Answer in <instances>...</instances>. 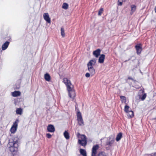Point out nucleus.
<instances>
[{"label": "nucleus", "instance_id": "obj_1", "mask_svg": "<svg viewBox=\"0 0 156 156\" xmlns=\"http://www.w3.org/2000/svg\"><path fill=\"white\" fill-rule=\"evenodd\" d=\"M18 140L17 137H15L13 138L9 139V150L11 152L17 151L18 147Z\"/></svg>", "mask_w": 156, "mask_h": 156}, {"label": "nucleus", "instance_id": "obj_2", "mask_svg": "<svg viewBox=\"0 0 156 156\" xmlns=\"http://www.w3.org/2000/svg\"><path fill=\"white\" fill-rule=\"evenodd\" d=\"M66 87L69 97L73 99L76 96V94L73 85L71 83L70 84L67 85Z\"/></svg>", "mask_w": 156, "mask_h": 156}, {"label": "nucleus", "instance_id": "obj_3", "mask_svg": "<svg viewBox=\"0 0 156 156\" xmlns=\"http://www.w3.org/2000/svg\"><path fill=\"white\" fill-rule=\"evenodd\" d=\"M18 119H16L15 121L14 122L13 125L10 129V131L12 133H14L16 132L17 129L18 123Z\"/></svg>", "mask_w": 156, "mask_h": 156}, {"label": "nucleus", "instance_id": "obj_4", "mask_svg": "<svg viewBox=\"0 0 156 156\" xmlns=\"http://www.w3.org/2000/svg\"><path fill=\"white\" fill-rule=\"evenodd\" d=\"M77 120L78 124L80 126H83L84 123L82 119L81 113L79 112L77 114Z\"/></svg>", "mask_w": 156, "mask_h": 156}, {"label": "nucleus", "instance_id": "obj_5", "mask_svg": "<svg viewBox=\"0 0 156 156\" xmlns=\"http://www.w3.org/2000/svg\"><path fill=\"white\" fill-rule=\"evenodd\" d=\"M99 147V145L97 144L94 146L93 147L92 150L91 156H96L97 151Z\"/></svg>", "mask_w": 156, "mask_h": 156}, {"label": "nucleus", "instance_id": "obj_6", "mask_svg": "<svg viewBox=\"0 0 156 156\" xmlns=\"http://www.w3.org/2000/svg\"><path fill=\"white\" fill-rule=\"evenodd\" d=\"M43 17L44 20L48 23H51V19L49 14L48 13H45L43 14Z\"/></svg>", "mask_w": 156, "mask_h": 156}, {"label": "nucleus", "instance_id": "obj_7", "mask_svg": "<svg viewBox=\"0 0 156 156\" xmlns=\"http://www.w3.org/2000/svg\"><path fill=\"white\" fill-rule=\"evenodd\" d=\"M135 48L136 49V52L137 54L139 55L140 54L142 50L141 45H136L135 46Z\"/></svg>", "mask_w": 156, "mask_h": 156}, {"label": "nucleus", "instance_id": "obj_8", "mask_svg": "<svg viewBox=\"0 0 156 156\" xmlns=\"http://www.w3.org/2000/svg\"><path fill=\"white\" fill-rule=\"evenodd\" d=\"M47 130L50 132H53L55 131V128L53 125L50 124L47 126Z\"/></svg>", "mask_w": 156, "mask_h": 156}, {"label": "nucleus", "instance_id": "obj_9", "mask_svg": "<svg viewBox=\"0 0 156 156\" xmlns=\"http://www.w3.org/2000/svg\"><path fill=\"white\" fill-rule=\"evenodd\" d=\"M101 50L99 49H98L93 52V55L96 58H98L100 55Z\"/></svg>", "mask_w": 156, "mask_h": 156}, {"label": "nucleus", "instance_id": "obj_10", "mask_svg": "<svg viewBox=\"0 0 156 156\" xmlns=\"http://www.w3.org/2000/svg\"><path fill=\"white\" fill-rule=\"evenodd\" d=\"M87 140H80L79 139L78 140V143L81 145L85 147L87 144Z\"/></svg>", "mask_w": 156, "mask_h": 156}, {"label": "nucleus", "instance_id": "obj_11", "mask_svg": "<svg viewBox=\"0 0 156 156\" xmlns=\"http://www.w3.org/2000/svg\"><path fill=\"white\" fill-rule=\"evenodd\" d=\"M105 58V55H101L98 59V62L100 63H103L104 62Z\"/></svg>", "mask_w": 156, "mask_h": 156}, {"label": "nucleus", "instance_id": "obj_12", "mask_svg": "<svg viewBox=\"0 0 156 156\" xmlns=\"http://www.w3.org/2000/svg\"><path fill=\"white\" fill-rule=\"evenodd\" d=\"M9 44V41H6L2 46V49L5 50L8 47Z\"/></svg>", "mask_w": 156, "mask_h": 156}, {"label": "nucleus", "instance_id": "obj_13", "mask_svg": "<svg viewBox=\"0 0 156 156\" xmlns=\"http://www.w3.org/2000/svg\"><path fill=\"white\" fill-rule=\"evenodd\" d=\"M45 80L47 81H50L51 80V76L48 73H46L44 75Z\"/></svg>", "mask_w": 156, "mask_h": 156}, {"label": "nucleus", "instance_id": "obj_14", "mask_svg": "<svg viewBox=\"0 0 156 156\" xmlns=\"http://www.w3.org/2000/svg\"><path fill=\"white\" fill-rule=\"evenodd\" d=\"M63 82L66 84V86L70 84L71 82L67 78H64L63 79Z\"/></svg>", "mask_w": 156, "mask_h": 156}, {"label": "nucleus", "instance_id": "obj_15", "mask_svg": "<svg viewBox=\"0 0 156 156\" xmlns=\"http://www.w3.org/2000/svg\"><path fill=\"white\" fill-rule=\"evenodd\" d=\"M21 94L20 92L19 91H14L12 93V95L14 97L20 96Z\"/></svg>", "mask_w": 156, "mask_h": 156}, {"label": "nucleus", "instance_id": "obj_16", "mask_svg": "<svg viewBox=\"0 0 156 156\" xmlns=\"http://www.w3.org/2000/svg\"><path fill=\"white\" fill-rule=\"evenodd\" d=\"M122 137V133H119L117 135L116 140L117 141H119Z\"/></svg>", "mask_w": 156, "mask_h": 156}, {"label": "nucleus", "instance_id": "obj_17", "mask_svg": "<svg viewBox=\"0 0 156 156\" xmlns=\"http://www.w3.org/2000/svg\"><path fill=\"white\" fill-rule=\"evenodd\" d=\"M96 63V60L95 59H93L90 60L87 64V65H90L93 66Z\"/></svg>", "mask_w": 156, "mask_h": 156}, {"label": "nucleus", "instance_id": "obj_18", "mask_svg": "<svg viewBox=\"0 0 156 156\" xmlns=\"http://www.w3.org/2000/svg\"><path fill=\"white\" fill-rule=\"evenodd\" d=\"M127 115L129 118H132L134 116L133 112L132 111H130L128 112V113H127Z\"/></svg>", "mask_w": 156, "mask_h": 156}, {"label": "nucleus", "instance_id": "obj_19", "mask_svg": "<svg viewBox=\"0 0 156 156\" xmlns=\"http://www.w3.org/2000/svg\"><path fill=\"white\" fill-rule=\"evenodd\" d=\"M80 154L83 156H87L86 152L85 150L80 149Z\"/></svg>", "mask_w": 156, "mask_h": 156}, {"label": "nucleus", "instance_id": "obj_20", "mask_svg": "<svg viewBox=\"0 0 156 156\" xmlns=\"http://www.w3.org/2000/svg\"><path fill=\"white\" fill-rule=\"evenodd\" d=\"M64 137L66 139H69V133L66 131L64 133Z\"/></svg>", "mask_w": 156, "mask_h": 156}, {"label": "nucleus", "instance_id": "obj_21", "mask_svg": "<svg viewBox=\"0 0 156 156\" xmlns=\"http://www.w3.org/2000/svg\"><path fill=\"white\" fill-rule=\"evenodd\" d=\"M97 156H107V155L105 152L100 151L98 152Z\"/></svg>", "mask_w": 156, "mask_h": 156}, {"label": "nucleus", "instance_id": "obj_22", "mask_svg": "<svg viewBox=\"0 0 156 156\" xmlns=\"http://www.w3.org/2000/svg\"><path fill=\"white\" fill-rule=\"evenodd\" d=\"M69 7V5H68L66 3H63L62 8L63 9H67Z\"/></svg>", "mask_w": 156, "mask_h": 156}, {"label": "nucleus", "instance_id": "obj_23", "mask_svg": "<svg viewBox=\"0 0 156 156\" xmlns=\"http://www.w3.org/2000/svg\"><path fill=\"white\" fill-rule=\"evenodd\" d=\"M22 112V109L21 108H17L16 111V112L17 114L21 115Z\"/></svg>", "mask_w": 156, "mask_h": 156}, {"label": "nucleus", "instance_id": "obj_24", "mask_svg": "<svg viewBox=\"0 0 156 156\" xmlns=\"http://www.w3.org/2000/svg\"><path fill=\"white\" fill-rule=\"evenodd\" d=\"M146 94L144 93L142 96L140 95V98L142 101H144L146 98Z\"/></svg>", "mask_w": 156, "mask_h": 156}, {"label": "nucleus", "instance_id": "obj_25", "mask_svg": "<svg viewBox=\"0 0 156 156\" xmlns=\"http://www.w3.org/2000/svg\"><path fill=\"white\" fill-rule=\"evenodd\" d=\"M88 70L92 75H93L94 74L95 72L94 68L88 69Z\"/></svg>", "mask_w": 156, "mask_h": 156}, {"label": "nucleus", "instance_id": "obj_26", "mask_svg": "<svg viewBox=\"0 0 156 156\" xmlns=\"http://www.w3.org/2000/svg\"><path fill=\"white\" fill-rule=\"evenodd\" d=\"M61 35L63 37H64L65 36V33L64 28L63 27H61Z\"/></svg>", "mask_w": 156, "mask_h": 156}, {"label": "nucleus", "instance_id": "obj_27", "mask_svg": "<svg viewBox=\"0 0 156 156\" xmlns=\"http://www.w3.org/2000/svg\"><path fill=\"white\" fill-rule=\"evenodd\" d=\"M120 97L122 102H126V100L125 97L120 96Z\"/></svg>", "mask_w": 156, "mask_h": 156}, {"label": "nucleus", "instance_id": "obj_28", "mask_svg": "<svg viewBox=\"0 0 156 156\" xmlns=\"http://www.w3.org/2000/svg\"><path fill=\"white\" fill-rule=\"evenodd\" d=\"M136 9V6L135 5H132L131 6V13L132 12L133 13L135 12Z\"/></svg>", "mask_w": 156, "mask_h": 156}, {"label": "nucleus", "instance_id": "obj_29", "mask_svg": "<svg viewBox=\"0 0 156 156\" xmlns=\"http://www.w3.org/2000/svg\"><path fill=\"white\" fill-rule=\"evenodd\" d=\"M144 156H156V152L150 154H145Z\"/></svg>", "mask_w": 156, "mask_h": 156}, {"label": "nucleus", "instance_id": "obj_30", "mask_svg": "<svg viewBox=\"0 0 156 156\" xmlns=\"http://www.w3.org/2000/svg\"><path fill=\"white\" fill-rule=\"evenodd\" d=\"M114 140L113 138L110 141L107 143V145L111 146L114 142Z\"/></svg>", "mask_w": 156, "mask_h": 156}, {"label": "nucleus", "instance_id": "obj_31", "mask_svg": "<svg viewBox=\"0 0 156 156\" xmlns=\"http://www.w3.org/2000/svg\"><path fill=\"white\" fill-rule=\"evenodd\" d=\"M81 139L80 140H87V138L86 136L84 134H82L80 136Z\"/></svg>", "mask_w": 156, "mask_h": 156}, {"label": "nucleus", "instance_id": "obj_32", "mask_svg": "<svg viewBox=\"0 0 156 156\" xmlns=\"http://www.w3.org/2000/svg\"><path fill=\"white\" fill-rule=\"evenodd\" d=\"M129 107L128 105H126L124 108V111L125 112L127 113H128V112L129 111Z\"/></svg>", "mask_w": 156, "mask_h": 156}, {"label": "nucleus", "instance_id": "obj_33", "mask_svg": "<svg viewBox=\"0 0 156 156\" xmlns=\"http://www.w3.org/2000/svg\"><path fill=\"white\" fill-rule=\"evenodd\" d=\"M103 11V9L102 8H101L98 11V15L99 16H101Z\"/></svg>", "mask_w": 156, "mask_h": 156}, {"label": "nucleus", "instance_id": "obj_34", "mask_svg": "<svg viewBox=\"0 0 156 156\" xmlns=\"http://www.w3.org/2000/svg\"><path fill=\"white\" fill-rule=\"evenodd\" d=\"M46 136L48 138H50L51 137V135L49 133L46 134Z\"/></svg>", "mask_w": 156, "mask_h": 156}, {"label": "nucleus", "instance_id": "obj_35", "mask_svg": "<svg viewBox=\"0 0 156 156\" xmlns=\"http://www.w3.org/2000/svg\"><path fill=\"white\" fill-rule=\"evenodd\" d=\"M122 1H119V2H118V5H122Z\"/></svg>", "mask_w": 156, "mask_h": 156}, {"label": "nucleus", "instance_id": "obj_36", "mask_svg": "<svg viewBox=\"0 0 156 156\" xmlns=\"http://www.w3.org/2000/svg\"><path fill=\"white\" fill-rule=\"evenodd\" d=\"M90 75L89 73H87L85 74V76L87 77H89L90 76Z\"/></svg>", "mask_w": 156, "mask_h": 156}, {"label": "nucleus", "instance_id": "obj_37", "mask_svg": "<svg viewBox=\"0 0 156 156\" xmlns=\"http://www.w3.org/2000/svg\"><path fill=\"white\" fill-rule=\"evenodd\" d=\"M87 67H88V69L93 68V66H90V65H87Z\"/></svg>", "mask_w": 156, "mask_h": 156}, {"label": "nucleus", "instance_id": "obj_38", "mask_svg": "<svg viewBox=\"0 0 156 156\" xmlns=\"http://www.w3.org/2000/svg\"><path fill=\"white\" fill-rule=\"evenodd\" d=\"M128 79H129V80H133V79L131 77H129L128 78Z\"/></svg>", "mask_w": 156, "mask_h": 156}, {"label": "nucleus", "instance_id": "obj_39", "mask_svg": "<svg viewBox=\"0 0 156 156\" xmlns=\"http://www.w3.org/2000/svg\"><path fill=\"white\" fill-rule=\"evenodd\" d=\"M140 92L143 94L144 92V90H140Z\"/></svg>", "mask_w": 156, "mask_h": 156}, {"label": "nucleus", "instance_id": "obj_40", "mask_svg": "<svg viewBox=\"0 0 156 156\" xmlns=\"http://www.w3.org/2000/svg\"><path fill=\"white\" fill-rule=\"evenodd\" d=\"M154 11L156 13V6H155V8H154Z\"/></svg>", "mask_w": 156, "mask_h": 156}, {"label": "nucleus", "instance_id": "obj_41", "mask_svg": "<svg viewBox=\"0 0 156 156\" xmlns=\"http://www.w3.org/2000/svg\"><path fill=\"white\" fill-rule=\"evenodd\" d=\"M153 119L154 120H156V118H154Z\"/></svg>", "mask_w": 156, "mask_h": 156}, {"label": "nucleus", "instance_id": "obj_42", "mask_svg": "<svg viewBox=\"0 0 156 156\" xmlns=\"http://www.w3.org/2000/svg\"><path fill=\"white\" fill-rule=\"evenodd\" d=\"M123 0H118V2H119V1H123Z\"/></svg>", "mask_w": 156, "mask_h": 156}]
</instances>
